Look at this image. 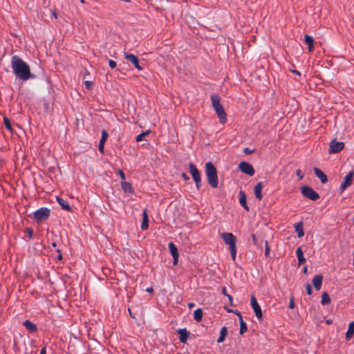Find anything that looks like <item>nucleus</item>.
Returning <instances> with one entry per match:
<instances>
[{
  "instance_id": "nucleus-2",
  "label": "nucleus",
  "mask_w": 354,
  "mask_h": 354,
  "mask_svg": "<svg viewBox=\"0 0 354 354\" xmlns=\"http://www.w3.org/2000/svg\"><path fill=\"white\" fill-rule=\"evenodd\" d=\"M205 174L208 184L213 188L218 187L217 171L212 162H208L205 164Z\"/></svg>"
},
{
  "instance_id": "nucleus-24",
  "label": "nucleus",
  "mask_w": 354,
  "mask_h": 354,
  "mask_svg": "<svg viewBox=\"0 0 354 354\" xmlns=\"http://www.w3.org/2000/svg\"><path fill=\"white\" fill-rule=\"evenodd\" d=\"M295 230L297 233V236L299 238H301L304 235V230H303V223L299 222L295 225Z\"/></svg>"
},
{
  "instance_id": "nucleus-18",
  "label": "nucleus",
  "mask_w": 354,
  "mask_h": 354,
  "mask_svg": "<svg viewBox=\"0 0 354 354\" xmlns=\"http://www.w3.org/2000/svg\"><path fill=\"white\" fill-rule=\"evenodd\" d=\"M108 133L106 130L103 129L102 131V137L99 142V150L100 152L103 153L104 142L107 140Z\"/></svg>"
},
{
  "instance_id": "nucleus-12",
  "label": "nucleus",
  "mask_w": 354,
  "mask_h": 354,
  "mask_svg": "<svg viewBox=\"0 0 354 354\" xmlns=\"http://www.w3.org/2000/svg\"><path fill=\"white\" fill-rule=\"evenodd\" d=\"M124 56L125 59L131 62L138 71H142L143 69V68L139 64L138 58L136 55L124 52Z\"/></svg>"
},
{
  "instance_id": "nucleus-37",
  "label": "nucleus",
  "mask_w": 354,
  "mask_h": 354,
  "mask_svg": "<svg viewBox=\"0 0 354 354\" xmlns=\"http://www.w3.org/2000/svg\"><path fill=\"white\" fill-rule=\"evenodd\" d=\"M109 65L111 68H115L117 66L116 62L111 59H109Z\"/></svg>"
},
{
  "instance_id": "nucleus-16",
  "label": "nucleus",
  "mask_w": 354,
  "mask_h": 354,
  "mask_svg": "<svg viewBox=\"0 0 354 354\" xmlns=\"http://www.w3.org/2000/svg\"><path fill=\"white\" fill-rule=\"evenodd\" d=\"M323 276L322 274H317L312 280V283L316 290H319L322 285Z\"/></svg>"
},
{
  "instance_id": "nucleus-3",
  "label": "nucleus",
  "mask_w": 354,
  "mask_h": 354,
  "mask_svg": "<svg viewBox=\"0 0 354 354\" xmlns=\"http://www.w3.org/2000/svg\"><path fill=\"white\" fill-rule=\"evenodd\" d=\"M221 236L222 237L224 243L229 245L232 259L234 261L236 256V236L230 232H223L221 234Z\"/></svg>"
},
{
  "instance_id": "nucleus-42",
  "label": "nucleus",
  "mask_w": 354,
  "mask_h": 354,
  "mask_svg": "<svg viewBox=\"0 0 354 354\" xmlns=\"http://www.w3.org/2000/svg\"><path fill=\"white\" fill-rule=\"evenodd\" d=\"M119 174H120V178L122 179V180H125V174L122 171V170H119Z\"/></svg>"
},
{
  "instance_id": "nucleus-58",
  "label": "nucleus",
  "mask_w": 354,
  "mask_h": 354,
  "mask_svg": "<svg viewBox=\"0 0 354 354\" xmlns=\"http://www.w3.org/2000/svg\"><path fill=\"white\" fill-rule=\"evenodd\" d=\"M326 323H327V324H330V323H331V321H330V320H327V321H326Z\"/></svg>"
},
{
  "instance_id": "nucleus-47",
  "label": "nucleus",
  "mask_w": 354,
  "mask_h": 354,
  "mask_svg": "<svg viewBox=\"0 0 354 354\" xmlns=\"http://www.w3.org/2000/svg\"><path fill=\"white\" fill-rule=\"evenodd\" d=\"M146 291H147V292L151 293V292H153V288L152 287L147 288L146 289Z\"/></svg>"
},
{
  "instance_id": "nucleus-7",
  "label": "nucleus",
  "mask_w": 354,
  "mask_h": 354,
  "mask_svg": "<svg viewBox=\"0 0 354 354\" xmlns=\"http://www.w3.org/2000/svg\"><path fill=\"white\" fill-rule=\"evenodd\" d=\"M301 192L304 196L310 200L315 201L319 198V195L308 186H303Z\"/></svg>"
},
{
  "instance_id": "nucleus-6",
  "label": "nucleus",
  "mask_w": 354,
  "mask_h": 354,
  "mask_svg": "<svg viewBox=\"0 0 354 354\" xmlns=\"http://www.w3.org/2000/svg\"><path fill=\"white\" fill-rule=\"evenodd\" d=\"M50 210L46 207H41L34 212V218L38 222L47 220L50 216Z\"/></svg>"
},
{
  "instance_id": "nucleus-35",
  "label": "nucleus",
  "mask_w": 354,
  "mask_h": 354,
  "mask_svg": "<svg viewBox=\"0 0 354 354\" xmlns=\"http://www.w3.org/2000/svg\"><path fill=\"white\" fill-rule=\"evenodd\" d=\"M270 251V249L268 245V241H266V242H265V255H266V257H268L269 256Z\"/></svg>"
},
{
  "instance_id": "nucleus-53",
  "label": "nucleus",
  "mask_w": 354,
  "mask_h": 354,
  "mask_svg": "<svg viewBox=\"0 0 354 354\" xmlns=\"http://www.w3.org/2000/svg\"><path fill=\"white\" fill-rule=\"evenodd\" d=\"M292 73H295V74H297V75H301L300 72H299V71H292Z\"/></svg>"
},
{
  "instance_id": "nucleus-38",
  "label": "nucleus",
  "mask_w": 354,
  "mask_h": 354,
  "mask_svg": "<svg viewBox=\"0 0 354 354\" xmlns=\"http://www.w3.org/2000/svg\"><path fill=\"white\" fill-rule=\"evenodd\" d=\"M295 299H294V297H291L290 299V302H289V308L290 309H292L295 308Z\"/></svg>"
},
{
  "instance_id": "nucleus-44",
  "label": "nucleus",
  "mask_w": 354,
  "mask_h": 354,
  "mask_svg": "<svg viewBox=\"0 0 354 354\" xmlns=\"http://www.w3.org/2000/svg\"><path fill=\"white\" fill-rule=\"evenodd\" d=\"M182 177L185 180H188L189 179V177L185 173L182 174Z\"/></svg>"
},
{
  "instance_id": "nucleus-57",
  "label": "nucleus",
  "mask_w": 354,
  "mask_h": 354,
  "mask_svg": "<svg viewBox=\"0 0 354 354\" xmlns=\"http://www.w3.org/2000/svg\"><path fill=\"white\" fill-rule=\"evenodd\" d=\"M58 258H59V259H61L62 258V254H59Z\"/></svg>"
},
{
  "instance_id": "nucleus-30",
  "label": "nucleus",
  "mask_w": 354,
  "mask_h": 354,
  "mask_svg": "<svg viewBox=\"0 0 354 354\" xmlns=\"http://www.w3.org/2000/svg\"><path fill=\"white\" fill-rule=\"evenodd\" d=\"M330 303V298L327 292L322 293L321 304L322 305L329 304Z\"/></svg>"
},
{
  "instance_id": "nucleus-4",
  "label": "nucleus",
  "mask_w": 354,
  "mask_h": 354,
  "mask_svg": "<svg viewBox=\"0 0 354 354\" xmlns=\"http://www.w3.org/2000/svg\"><path fill=\"white\" fill-rule=\"evenodd\" d=\"M212 106L216 111L220 122L225 123L226 122V113L224 111L223 106L220 103L221 98L218 95H212L211 96Z\"/></svg>"
},
{
  "instance_id": "nucleus-48",
  "label": "nucleus",
  "mask_w": 354,
  "mask_h": 354,
  "mask_svg": "<svg viewBox=\"0 0 354 354\" xmlns=\"http://www.w3.org/2000/svg\"><path fill=\"white\" fill-rule=\"evenodd\" d=\"M46 347H44L41 349L40 351V353L39 354H46Z\"/></svg>"
},
{
  "instance_id": "nucleus-39",
  "label": "nucleus",
  "mask_w": 354,
  "mask_h": 354,
  "mask_svg": "<svg viewBox=\"0 0 354 354\" xmlns=\"http://www.w3.org/2000/svg\"><path fill=\"white\" fill-rule=\"evenodd\" d=\"M306 289L307 294L308 295H312V287H311L310 284L308 283L306 286Z\"/></svg>"
},
{
  "instance_id": "nucleus-34",
  "label": "nucleus",
  "mask_w": 354,
  "mask_h": 354,
  "mask_svg": "<svg viewBox=\"0 0 354 354\" xmlns=\"http://www.w3.org/2000/svg\"><path fill=\"white\" fill-rule=\"evenodd\" d=\"M85 88L88 90H91L93 86V83L91 81H85L84 82Z\"/></svg>"
},
{
  "instance_id": "nucleus-55",
  "label": "nucleus",
  "mask_w": 354,
  "mask_h": 354,
  "mask_svg": "<svg viewBox=\"0 0 354 354\" xmlns=\"http://www.w3.org/2000/svg\"><path fill=\"white\" fill-rule=\"evenodd\" d=\"M52 246H53V248H56V247H57V243H55V242H54V243H52Z\"/></svg>"
},
{
  "instance_id": "nucleus-56",
  "label": "nucleus",
  "mask_w": 354,
  "mask_h": 354,
  "mask_svg": "<svg viewBox=\"0 0 354 354\" xmlns=\"http://www.w3.org/2000/svg\"><path fill=\"white\" fill-rule=\"evenodd\" d=\"M53 16H54L55 18H57V13H56L55 12H53Z\"/></svg>"
},
{
  "instance_id": "nucleus-11",
  "label": "nucleus",
  "mask_w": 354,
  "mask_h": 354,
  "mask_svg": "<svg viewBox=\"0 0 354 354\" xmlns=\"http://www.w3.org/2000/svg\"><path fill=\"white\" fill-rule=\"evenodd\" d=\"M250 304H251V306H252L257 317L259 319H261L262 316H263L261 308L259 304H258L256 297L253 295L251 296Z\"/></svg>"
},
{
  "instance_id": "nucleus-31",
  "label": "nucleus",
  "mask_w": 354,
  "mask_h": 354,
  "mask_svg": "<svg viewBox=\"0 0 354 354\" xmlns=\"http://www.w3.org/2000/svg\"><path fill=\"white\" fill-rule=\"evenodd\" d=\"M248 330V326L245 322H241V324H240V334L243 335Z\"/></svg>"
},
{
  "instance_id": "nucleus-14",
  "label": "nucleus",
  "mask_w": 354,
  "mask_h": 354,
  "mask_svg": "<svg viewBox=\"0 0 354 354\" xmlns=\"http://www.w3.org/2000/svg\"><path fill=\"white\" fill-rule=\"evenodd\" d=\"M180 335L179 339L180 342L185 344L189 337V332L186 328H180L177 330Z\"/></svg>"
},
{
  "instance_id": "nucleus-51",
  "label": "nucleus",
  "mask_w": 354,
  "mask_h": 354,
  "mask_svg": "<svg viewBox=\"0 0 354 354\" xmlns=\"http://www.w3.org/2000/svg\"><path fill=\"white\" fill-rule=\"evenodd\" d=\"M239 322H240V324H241V322H244V321L243 320V317H242V315H241L239 316Z\"/></svg>"
},
{
  "instance_id": "nucleus-52",
  "label": "nucleus",
  "mask_w": 354,
  "mask_h": 354,
  "mask_svg": "<svg viewBox=\"0 0 354 354\" xmlns=\"http://www.w3.org/2000/svg\"><path fill=\"white\" fill-rule=\"evenodd\" d=\"M307 271H308V268L306 266L304 267L303 268V272L304 273H307Z\"/></svg>"
},
{
  "instance_id": "nucleus-13",
  "label": "nucleus",
  "mask_w": 354,
  "mask_h": 354,
  "mask_svg": "<svg viewBox=\"0 0 354 354\" xmlns=\"http://www.w3.org/2000/svg\"><path fill=\"white\" fill-rule=\"evenodd\" d=\"M169 249L174 259V265H176L178 261V252L176 246L173 242L169 243Z\"/></svg>"
},
{
  "instance_id": "nucleus-27",
  "label": "nucleus",
  "mask_w": 354,
  "mask_h": 354,
  "mask_svg": "<svg viewBox=\"0 0 354 354\" xmlns=\"http://www.w3.org/2000/svg\"><path fill=\"white\" fill-rule=\"evenodd\" d=\"M227 335V327L224 326L221 329L220 336L217 339V342L218 343L223 342L224 341V339H225Z\"/></svg>"
},
{
  "instance_id": "nucleus-17",
  "label": "nucleus",
  "mask_w": 354,
  "mask_h": 354,
  "mask_svg": "<svg viewBox=\"0 0 354 354\" xmlns=\"http://www.w3.org/2000/svg\"><path fill=\"white\" fill-rule=\"evenodd\" d=\"M314 172H315V175L317 176V177L320 180V181L322 184H325L328 182L327 176L319 168L315 167Z\"/></svg>"
},
{
  "instance_id": "nucleus-36",
  "label": "nucleus",
  "mask_w": 354,
  "mask_h": 354,
  "mask_svg": "<svg viewBox=\"0 0 354 354\" xmlns=\"http://www.w3.org/2000/svg\"><path fill=\"white\" fill-rule=\"evenodd\" d=\"M26 232L27 233V235L30 239L33 238V230L32 228H27L26 230Z\"/></svg>"
},
{
  "instance_id": "nucleus-49",
  "label": "nucleus",
  "mask_w": 354,
  "mask_h": 354,
  "mask_svg": "<svg viewBox=\"0 0 354 354\" xmlns=\"http://www.w3.org/2000/svg\"><path fill=\"white\" fill-rule=\"evenodd\" d=\"M232 313H235L238 317L241 315V313L237 310H233Z\"/></svg>"
},
{
  "instance_id": "nucleus-5",
  "label": "nucleus",
  "mask_w": 354,
  "mask_h": 354,
  "mask_svg": "<svg viewBox=\"0 0 354 354\" xmlns=\"http://www.w3.org/2000/svg\"><path fill=\"white\" fill-rule=\"evenodd\" d=\"M189 172L196 183L197 189H200L201 184V174L196 167L192 162L189 165Z\"/></svg>"
},
{
  "instance_id": "nucleus-26",
  "label": "nucleus",
  "mask_w": 354,
  "mask_h": 354,
  "mask_svg": "<svg viewBox=\"0 0 354 354\" xmlns=\"http://www.w3.org/2000/svg\"><path fill=\"white\" fill-rule=\"evenodd\" d=\"M24 326L28 330H29L31 333L35 332L37 329L36 325L29 320H26L24 322Z\"/></svg>"
},
{
  "instance_id": "nucleus-25",
  "label": "nucleus",
  "mask_w": 354,
  "mask_h": 354,
  "mask_svg": "<svg viewBox=\"0 0 354 354\" xmlns=\"http://www.w3.org/2000/svg\"><path fill=\"white\" fill-rule=\"evenodd\" d=\"M354 335V321L349 324L348 328L346 333V339H351Z\"/></svg>"
},
{
  "instance_id": "nucleus-8",
  "label": "nucleus",
  "mask_w": 354,
  "mask_h": 354,
  "mask_svg": "<svg viewBox=\"0 0 354 354\" xmlns=\"http://www.w3.org/2000/svg\"><path fill=\"white\" fill-rule=\"evenodd\" d=\"M239 169L240 171L250 176L254 175L255 171L252 165L245 161H242L239 164Z\"/></svg>"
},
{
  "instance_id": "nucleus-9",
  "label": "nucleus",
  "mask_w": 354,
  "mask_h": 354,
  "mask_svg": "<svg viewBox=\"0 0 354 354\" xmlns=\"http://www.w3.org/2000/svg\"><path fill=\"white\" fill-rule=\"evenodd\" d=\"M344 143L343 142H337L335 139L333 140L329 145V153H336L343 149Z\"/></svg>"
},
{
  "instance_id": "nucleus-40",
  "label": "nucleus",
  "mask_w": 354,
  "mask_h": 354,
  "mask_svg": "<svg viewBox=\"0 0 354 354\" xmlns=\"http://www.w3.org/2000/svg\"><path fill=\"white\" fill-rule=\"evenodd\" d=\"M254 151V149H250L249 148L246 147L243 149V152L245 153V154H250V153H252Z\"/></svg>"
},
{
  "instance_id": "nucleus-1",
  "label": "nucleus",
  "mask_w": 354,
  "mask_h": 354,
  "mask_svg": "<svg viewBox=\"0 0 354 354\" xmlns=\"http://www.w3.org/2000/svg\"><path fill=\"white\" fill-rule=\"evenodd\" d=\"M11 66L16 76L24 81L35 77L31 74L29 66L17 55L12 57Z\"/></svg>"
},
{
  "instance_id": "nucleus-33",
  "label": "nucleus",
  "mask_w": 354,
  "mask_h": 354,
  "mask_svg": "<svg viewBox=\"0 0 354 354\" xmlns=\"http://www.w3.org/2000/svg\"><path fill=\"white\" fill-rule=\"evenodd\" d=\"M150 133L149 131H146L145 132H142V133L139 134L136 137V141L137 142H140L142 140L144 136H145L146 135H148L149 133Z\"/></svg>"
},
{
  "instance_id": "nucleus-32",
  "label": "nucleus",
  "mask_w": 354,
  "mask_h": 354,
  "mask_svg": "<svg viewBox=\"0 0 354 354\" xmlns=\"http://www.w3.org/2000/svg\"><path fill=\"white\" fill-rule=\"evenodd\" d=\"M3 123L6 126V127L9 130V131H12V125H11V123H10V120L6 118V117H4L3 118Z\"/></svg>"
},
{
  "instance_id": "nucleus-54",
  "label": "nucleus",
  "mask_w": 354,
  "mask_h": 354,
  "mask_svg": "<svg viewBox=\"0 0 354 354\" xmlns=\"http://www.w3.org/2000/svg\"><path fill=\"white\" fill-rule=\"evenodd\" d=\"M225 308L227 312H233V310H231L230 308H227L226 307Z\"/></svg>"
},
{
  "instance_id": "nucleus-50",
  "label": "nucleus",
  "mask_w": 354,
  "mask_h": 354,
  "mask_svg": "<svg viewBox=\"0 0 354 354\" xmlns=\"http://www.w3.org/2000/svg\"><path fill=\"white\" fill-rule=\"evenodd\" d=\"M194 306H195V304H194V303H189V304H188V307H189V308H193Z\"/></svg>"
},
{
  "instance_id": "nucleus-28",
  "label": "nucleus",
  "mask_w": 354,
  "mask_h": 354,
  "mask_svg": "<svg viewBox=\"0 0 354 354\" xmlns=\"http://www.w3.org/2000/svg\"><path fill=\"white\" fill-rule=\"evenodd\" d=\"M122 188L125 192H129L133 193V188L132 187V185L130 183L128 182H122Z\"/></svg>"
},
{
  "instance_id": "nucleus-29",
  "label": "nucleus",
  "mask_w": 354,
  "mask_h": 354,
  "mask_svg": "<svg viewBox=\"0 0 354 354\" xmlns=\"http://www.w3.org/2000/svg\"><path fill=\"white\" fill-rule=\"evenodd\" d=\"M203 317V310L197 308L194 311V318L196 322H201Z\"/></svg>"
},
{
  "instance_id": "nucleus-59",
  "label": "nucleus",
  "mask_w": 354,
  "mask_h": 354,
  "mask_svg": "<svg viewBox=\"0 0 354 354\" xmlns=\"http://www.w3.org/2000/svg\"><path fill=\"white\" fill-rule=\"evenodd\" d=\"M129 314L131 315V310L129 309Z\"/></svg>"
},
{
  "instance_id": "nucleus-21",
  "label": "nucleus",
  "mask_w": 354,
  "mask_h": 354,
  "mask_svg": "<svg viewBox=\"0 0 354 354\" xmlns=\"http://www.w3.org/2000/svg\"><path fill=\"white\" fill-rule=\"evenodd\" d=\"M57 201L63 209H65L68 212H71L72 210L71 207L66 200L59 197H57Z\"/></svg>"
},
{
  "instance_id": "nucleus-43",
  "label": "nucleus",
  "mask_w": 354,
  "mask_h": 354,
  "mask_svg": "<svg viewBox=\"0 0 354 354\" xmlns=\"http://www.w3.org/2000/svg\"><path fill=\"white\" fill-rule=\"evenodd\" d=\"M252 241L254 245L257 244V239L254 234H252Z\"/></svg>"
},
{
  "instance_id": "nucleus-46",
  "label": "nucleus",
  "mask_w": 354,
  "mask_h": 354,
  "mask_svg": "<svg viewBox=\"0 0 354 354\" xmlns=\"http://www.w3.org/2000/svg\"><path fill=\"white\" fill-rule=\"evenodd\" d=\"M227 297L228 298L231 304H232V301H233V298L230 295H227Z\"/></svg>"
},
{
  "instance_id": "nucleus-22",
  "label": "nucleus",
  "mask_w": 354,
  "mask_h": 354,
  "mask_svg": "<svg viewBox=\"0 0 354 354\" xmlns=\"http://www.w3.org/2000/svg\"><path fill=\"white\" fill-rule=\"evenodd\" d=\"M296 254L298 259L299 265H301L305 263L306 259L304 256V252L301 247H298L296 250Z\"/></svg>"
},
{
  "instance_id": "nucleus-41",
  "label": "nucleus",
  "mask_w": 354,
  "mask_h": 354,
  "mask_svg": "<svg viewBox=\"0 0 354 354\" xmlns=\"http://www.w3.org/2000/svg\"><path fill=\"white\" fill-rule=\"evenodd\" d=\"M296 174L299 178V179H302L304 177V175L302 174V172L300 169H297Z\"/></svg>"
},
{
  "instance_id": "nucleus-23",
  "label": "nucleus",
  "mask_w": 354,
  "mask_h": 354,
  "mask_svg": "<svg viewBox=\"0 0 354 354\" xmlns=\"http://www.w3.org/2000/svg\"><path fill=\"white\" fill-rule=\"evenodd\" d=\"M305 42L306 44L308 46V50L310 52H312L314 49V39L313 37L308 35H305Z\"/></svg>"
},
{
  "instance_id": "nucleus-61",
  "label": "nucleus",
  "mask_w": 354,
  "mask_h": 354,
  "mask_svg": "<svg viewBox=\"0 0 354 354\" xmlns=\"http://www.w3.org/2000/svg\"><path fill=\"white\" fill-rule=\"evenodd\" d=\"M81 2H82V3H84V0H81Z\"/></svg>"
},
{
  "instance_id": "nucleus-45",
  "label": "nucleus",
  "mask_w": 354,
  "mask_h": 354,
  "mask_svg": "<svg viewBox=\"0 0 354 354\" xmlns=\"http://www.w3.org/2000/svg\"><path fill=\"white\" fill-rule=\"evenodd\" d=\"M221 292H222L224 295H225V296L227 297V295H228V294L227 293V288H226V287H223L222 290H221Z\"/></svg>"
},
{
  "instance_id": "nucleus-19",
  "label": "nucleus",
  "mask_w": 354,
  "mask_h": 354,
  "mask_svg": "<svg viewBox=\"0 0 354 354\" xmlns=\"http://www.w3.org/2000/svg\"><path fill=\"white\" fill-rule=\"evenodd\" d=\"M239 203L247 211L249 210V207L246 203V195L243 190L239 192Z\"/></svg>"
},
{
  "instance_id": "nucleus-20",
  "label": "nucleus",
  "mask_w": 354,
  "mask_h": 354,
  "mask_svg": "<svg viewBox=\"0 0 354 354\" xmlns=\"http://www.w3.org/2000/svg\"><path fill=\"white\" fill-rule=\"evenodd\" d=\"M149 227V220H148V215L147 209H145L142 211V222L141 224V229L142 230H146L148 229Z\"/></svg>"
},
{
  "instance_id": "nucleus-60",
  "label": "nucleus",
  "mask_w": 354,
  "mask_h": 354,
  "mask_svg": "<svg viewBox=\"0 0 354 354\" xmlns=\"http://www.w3.org/2000/svg\"><path fill=\"white\" fill-rule=\"evenodd\" d=\"M129 314L131 315V310L129 309Z\"/></svg>"
},
{
  "instance_id": "nucleus-15",
  "label": "nucleus",
  "mask_w": 354,
  "mask_h": 354,
  "mask_svg": "<svg viewBox=\"0 0 354 354\" xmlns=\"http://www.w3.org/2000/svg\"><path fill=\"white\" fill-rule=\"evenodd\" d=\"M262 189H263V183L259 182L254 187V194L255 197L261 201L263 198L262 195Z\"/></svg>"
},
{
  "instance_id": "nucleus-10",
  "label": "nucleus",
  "mask_w": 354,
  "mask_h": 354,
  "mask_svg": "<svg viewBox=\"0 0 354 354\" xmlns=\"http://www.w3.org/2000/svg\"><path fill=\"white\" fill-rule=\"evenodd\" d=\"M353 176L354 172L351 171L344 176V180L339 187L340 192H344L348 187L351 185L353 183Z\"/></svg>"
}]
</instances>
